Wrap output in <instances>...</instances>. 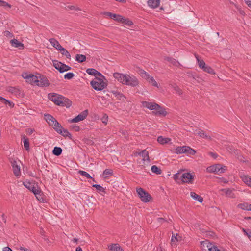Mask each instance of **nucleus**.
I'll list each match as a JSON object with an SVG mask.
<instances>
[{
	"label": "nucleus",
	"mask_w": 251,
	"mask_h": 251,
	"mask_svg": "<svg viewBox=\"0 0 251 251\" xmlns=\"http://www.w3.org/2000/svg\"><path fill=\"white\" fill-rule=\"evenodd\" d=\"M138 79L133 75H126L124 85L136 87L139 85Z\"/></svg>",
	"instance_id": "obj_5"
},
{
	"label": "nucleus",
	"mask_w": 251,
	"mask_h": 251,
	"mask_svg": "<svg viewBox=\"0 0 251 251\" xmlns=\"http://www.w3.org/2000/svg\"><path fill=\"white\" fill-rule=\"evenodd\" d=\"M60 99H61V101H62V104H59V106H66V107H69L71 106L72 104V101L68 98L62 96V98H60Z\"/></svg>",
	"instance_id": "obj_21"
},
{
	"label": "nucleus",
	"mask_w": 251,
	"mask_h": 251,
	"mask_svg": "<svg viewBox=\"0 0 251 251\" xmlns=\"http://www.w3.org/2000/svg\"><path fill=\"white\" fill-rule=\"evenodd\" d=\"M91 86L97 91H101L106 87L107 83L106 82H97L95 80H92L90 82Z\"/></svg>",
	"instance_id": "obj_10"
},
{
	"label": "nucleus",
	"mask_w": 251,
	"mask_h": 251,
	"mask_svg": "<svg viewBox=\"0 0 251 251\" xmlns=\"http://www.w3.org/2000/svg\"><path fill=\"white\" fill-rule=\"evenodd\" d=\"M10 42L11 44V46L13 47L18 48L19 49H24V44L16 39L11 40Z\"/></svg>",
	"instance_id": "obj_18"
},
{
	"label": "nucleus",
	"mask_w": 251,
	"mask_h": 251,
	"mask_svg": "<svg viewBox=\"0 0 251 251\" xmlns=\"http://www.w3.org/2000/svg\"><path fill=\"white\" fill-rule=\"evenodd\" d=\"M136 192L141 200L144 202H148L151 199V195L142 188H136Z\"/></svg>",
	"instance_id": "obj_3"
},
{
	"label": "nucleus",
	"mask_w": 251,
	"mask_h": 251,
	"mask_svg": "<svg viewBox=\"0 0 251 251\" xmlns=\"http://www.w3.org/2000/svg\"><path fill=\"white\" fill-rule=\"evenodd\" d=\"M23 184L25 187L33 192L38 200L42 198L41 197L42 191L38 187L37 183H36L34 181L30 182L25 180L23 182Z\"/></svg>",
	"instance_id": "obj_1"
},
{
	"label": "nucleus",
	"mask_w": 251,
	"mask_h": 251,
	"mask_svg": "<svg viewBox=\"0 0 251 251\" xmlns=\"http://www.w3.org/2000/svg\"><path fill=\"white\" fill-rule=\"evenodd\" d=\"M101 120L103 123L106 124L108 121V116L106 114H104L102 118H101Z\"/></svg>",
	"instance_id": "obj_57"
},
{
	"label": "nucleus",
	"mask_w": 251,
	"mask_h": 251,
	"mask_svg": "<svg viewBox=\"0 0 251 251\" xmlns=\"http://www.w3.org/2000/svg\"><path fill=\"white\" fill-rule=\"evenodd\" d=\"M195 134H198V135H199L201 137H203L204 138L211 139V137L208 136H207V135H206L204 133V131H202V130L199 131V130H196V131H195Z\"/></svg>",
	"instance_id": "obj_40"
},
{
	"label": "nucleus",
	"mask_w": 251,
	"mask_h": 251,
	"mask_svg": "<svg viewBox=\"0 0 251 251\" xmlns=\"http://www.w3.org/2000/svg\"><path fill=\"white\" fill-rule=\"evenodd\" d=\"M202 70L210 74H215L214 70L208 65H206V66L202 69Z\"/></svg>",
	"instance_id": "obj_44"
},
{
	"label": "nucleus",
	"mask_w": 251,
	"mask_h": 251,
	"mask_svg": "<svg viewBox=\"0 0 251 251\" xmlns=\"http://www.w3.org/2000/svg\"><path fill=\"white\" fill-rule=\"evenodd\" d=\"M138 73L142 78L145 79H146L149 75L147 72H145L143 69H139L138 71Z\"/></svg>",
	"instance_id": "obj_46"
},
{
	"label": "nucleus",
	"mask_w": 251,
	"mask_h": 251,
	"mask_svg": "<svg viewBox=\"0 0 251 251\" xmlns=\"http://www.w3.org/2000/svg\"><path fill=\"white\" fill-rule=\"evenodd\" d=\"M139 155H141L143 158L144 160H145L146 158V160L150 161L149 153L148 151H146V150H142L140 153H139Z\"/></svg>",
	"instance_id": "obj_32"
},
{
	"label": "nucleus",
	"mask_w": 251,
	"mask_h": 251,
	"mask_svg": "<svg viewBox=\"0 0 251 251\" xmlns=\"http://www.w3.org/2000/svg\"><path fill=\"white\" fill-rule=\"evenodd\" d=\"M155 111H152V113L153 114L155 115H162L163 116H165L167 112L165 110V109L162 107H161L159 105V108H157L156 109H155Z\"/></svg>",
	"instance_id": "obj_17"
},
{
	"label": "nucleus",
	"mask_w": 251,
	"mask_h": 251,
	"mask_svg": "<svg viewBox=\"0 0 251 251\" xmlns=\"http://www.w3.org/2000/svg\"><path fill=\"white\" fill-rule=\"evenodd\" d=\"M176 154L187 153L190 155H194L195 151L189 146H178L175 149L174 151Z\"/></svg>",
	"instance_id": "obj_2"
},
{
	"label": "nucleus",
	"mask_w": 251,
	"mask_h": 251,
	"mask_svg": "<svg viewBox=\"0 0 251 251\" xmlns=\"http://www.w3.org/2000/svg\"><path fill=\"white\" fill-rule=\"evenodd\" d=\"M4 35L7 37H12L13 36V34L8 30H6L4 32Z\"/></svg>",
	"instance_id": "obj_60"
},
{
	"label": "nucleus",
	"mask_w": 251,
	"mask_h": 251,
	"mask_svg": "<svg viewBox=\"0 0 251 251\" xmlns=\"http://www.w3.org/2000/svg\"><path fill=\"white\" fill-rule=\"evenodd\" d=\"M22 77L25 79L26 81L30 84H37L38 82V76L33 75V74L28 75L27 73H23L22 75Z\"/></svg>",
	"instance_id": "obj_9"
},
{
	"label": "nucleus",
	"mask_w": 251,
	"mask_h": 251,
	"mask_svg": "<svg viewBox=\"0 0 251 251\" xmlns=\"http://www.w3.org/2000/svg\"><path fill=\"white\" fill-rule=\"evenodd\" d=\"M38 82H37L36 85L42 87L49 86L50 85V82L46 76L40 74H38Z\"/></svg>",
	"instance_id": "obj_12"
},
{
	"label": "nucleus",
	"mask_w": 251,
	"mask_h": 251,
	"mask_svg": "<svg viewBox=\"0 0 251 251\" xmlns=\"http://www.w3.org/2000/svg\"><path fill=\"white\" fill-rule=\"evenodd\" d=\"M104 15L117 22L121 21L123 19V16H122L121 15L112 13L110 12H105Z\"/></svg>",
	"instance_id": "obj_15"
},
{
	"label": "nucleus",
	"mask_w": 251,
	"mask_h": 251,
	"mask_svg": "<svg viewBox=\"0 0 251 251\" xmlns=\"http://www.w3.org/2000/svg\"><path fill=\"white\" fill-rule=\"evenodd\" d=\"M49 41L51 45L58 50L62 47L59 42L55 38H50L49 39Z\"/></svg>",
	"instance_id": "obj_22"
},
{
	"label": "nucleus",
	"mask_w": 251,
	"mask_h": 251,
	"mask_svg": "<svg viewBox=\"0 0 251 251\" xmlns=\"http://www.w3.org/2000/svg\"><path fill=\"white\" fill-rule=\"evenodd\" d=\"M142 104L144 107H146L151 110H155V109H156L157 108H159V105L156 103L143 101Z\"/></svg>",
	"instance_id": "obj_14"
},
{
	"label": "nucleus",
	"mask_w": 251,
	"mask_h": 251,
	"mask_svg": "<svg viewBox=\"0 0 251 251\" xmlns=\"http://www.w3.org/2000/svg\"><path fill=\"white\" fill-rule=\"evenodd\" d=\"M45 119L47 122L49 123V122L51 120H54V118L50 115V114H45Z\"/></svg>",
	"instance_id": "obj_52"
},
{
	"label": "nucleus",
	"mask_w": 251,
	"mask_h": 251,
	"mask_svg": "<svg viewBox=\"0 0 251 251\" xmlns=\"http://www.w3.org/2000/svg\"><path fill=\"white\" fill-rule=\"evenodd\" d=\"M180 174L179 173L175 174L173 176L174 180L176 181L178 179H180Z\"/></svg>",
	"instance_id": "obj_58"
},
{
	"label": "nucleus",
	"mask_w": 251,
	"mask_h": 251,
	"mask_svg": "<svg viewBox=\"0 0 251 251\" xmlns=\"http://www.w3.org/2000/svg\"><path fill=\"white\" fill-rule=\"evenodd\" d=\"M88 115V110H85L75 118L72 119H68V122L69 123H76L85 119Z\"/></svg>",
	"instance_id": "obj_8"
},
{
	"label": "nucleus",
	"mask_w": 251,
	"mask_h": 251,
	"mask_svg": "<svg viewBox=\"0 0 251 251\" xmlns=\"http://www.w3.org/2000/svg\"><path fill=\"white\" fill-rule=\"evenodd\" d=\"M34 131V130L31 128H28L26 129V132L29 134L31 135L33 133Z\"/></svg>",
	"instance_id": "obj_63"
},
{
	"label": "nucleus",
	"mask_w": 251,
	"mask_h": 251,
	"mask_svg": "<svg viewBox=\"0 0 251 251\" xmlns=\"http://www.w3.org/2000/svg\"><path fill=\"white\" fill-rule=\"evenodd\" d=\"M104 79H105L106 80V79L105 78H101V77H96V78H95V79L94 80H95L97 82H104Z\"/></svg>",
	"instance_id": "obj_61"
},
{
	"label": "nucleus",
	"mask_w": 251,
	"mask_h": 251,
	"mask_svg": "<svg viewBox=\"0 0 251 251\" xmlns=\"http://www.w3.org/2000/svg\"><path fill=\"white\" fill-rule=\"evenodd\" d=\"M57 121L54 118V120H50L49 122V125L51 126H53V125H54L55 123H56Z\"/></svg>",
	"instance_id": "obj_62"
},
{
	"label": "nucleus",
	"mask_w": 251,
	"mask_h": 251,
	"mask_svg": "<svg viewBox=\"0 0 251 251\" xmlns=\"http://www.w3.org/2000/svg\"><path fill=\"white\" fill-rule=\"evenodd\" d=\"M92 186L95 188L97 191L101 192H105V189L103 187L99 184H93Z\"/></svg>",
	"instance_id": "obj_47"
},
{
	"label": "nucleus",
	"mask_w": 251,
	"mask_h": 251,
	"mask_svg": "<svg viewBox=\"0 0 251 251\" xmlns=\"http://www.w3.org/2000/svg\"><path fill=\"white\" fill-rule=\"evenodd\" d=\"M174 89L179 95L182 94V90L179 88L178 86L175 85L174 86Z\"/></svg>",
	"instance_id": "obj_55"
},
{
	"label": "nucleus",
	"mask_w": 251,
	"mask_h": 251,
	"mask_svg": "<svg viewBox=\"0 0 251 251\" xmlns=\"http://www.w3.org/2000/svg\"><path fill=\"white\" fill-rule=\"evenodd\" d=\"M78 174L81 176H85L87 178L92 179L93 181H95L94 178L92 177L89 173L84 171L80 170L78 171Z\"/></svg>",
	"instance_id": "obj_39"
},
{
	"label": "nucleus",
	"mask_w": 251,
	"mask_h": 251,
	"mask_svg": "<svg viewBox=\"0 0 251 251\" xmlns=\"http://www.w3.org/2000/svg\"><path fill=\"white\" fill-rule=\"evenodd\" d=\"M146 79L147 80L149 83H151L153 86L158 87L157 83L156 82L152 76L149 75Z\"/></svg>",
	"instance_id": "obj_37"
},
{
	"label": "nucleus",
	"mask_w": 251,
	"mask_h": 251,
	"mask_svg": "<svg viewBox=\"0 0 251 251\" xmlns=\"http://www.w3.org/2000/svg\"><path fill=\"white\" fill-rule=\"evenodd\" d=\"M74 76H75V75L73 73L69 72L65 75L64 77L65 79L70 80V79H71L72 78H73Z\"/></svg>",
	"instance_id": "obj_48"
},
{
	"label": "nucleus",
	"mask_w": 251,
	"mask_h": 251,
	"mask_svg": "<svg viewBox=\"0 0 251 251\" xmlns=\"http://www.w3.org/2000/svg\"><path fill=\"white\" fill-rule=\"evenodd\" d=\"M238 207L243 210L251 211V204L248 203H243L238 204Z\"/></svg>",
	"instance_id": "obj_27"
},
{
	"label": "nucleus",
	"mask_w": 251,
	"mask_h": 251,
	"mask_svg": "<svg viewBox=\"0 0 251 251\" xmlns=\"http://www.w3.org/2000/svg\"><path fill=\"white\" fill-rule=\"evenodd\" d=\"M160 1L159 0H148V6L153 9L157 8L160 4Z\"/></svg>",
	"instance_id": "obj_19"
},
{
	"label": "nucleus",
	"mask_w": 251,
	"mask_h": 251,
	"mask_svg": "<svg viewBox=\"0 0 251 251\" xmlns=\"http://www.w3.org/2000/svg\"><path fill=\"white\" fill-rule=\"evenodd\" d=\"M20 249L22 251H31L30 249H28V248H25L22 247H20Z\"/></svg>",
	"instance_id": "obj_64"
},
{
	"label": "nucleus",
	"mask_w": 251,
	"mask_h": 251,
	"mask_svg": "<svg viewBox=\"0 0 251 251\" xmlns=\"http://www.w3.org/2000/svg\"><path fill=\"white\" fill-rule=\"evenodd\" d=\"M111 93H112L113 95H114L119 100H123L124 98H126L125 96L122 93L117 91L113 90L111 91Z\"/></svg>",
	"instance_id": "obj_33"
},
{
	"label": "nucleus",
	"mask_w": 251,
	"mask_h": 251,
	"mask_svg": "<svg viewBox=\"0 0 251 251\" xmlns=\"http://www.w3.org/2000/svg\"><path fill=\"white\" fill-rule=\"evenodd\" d=\"M180 179L182 183L192 184L194 180V176L190 173H184L181 175Z\"/></svg>",
	"instance_id": "obj_7"
},
{
	"label": "nucleus",
	"mask_w": 251,
	"mask_h": 251,
	"mask_svg": "<svg viewBox=\"0 0 251 251\" xmlns=\"http://www.w3.org/2000/svg\"><path fill=\"white\" fill-rule=\"evenodd\" d=\"M53 65L55 68L58 70L60 73H63L71 69V68L57 60L53 61Z\"/></svg>",
	"instance_id": "obj_6"
},
{
	"label": "nucleus",
	"mask_w": 251,
	"mask_h": 251,
	"mask_svg": "<svg viewBox=\"0 0 251 251\" xmlns=\"http://www.w3.org/2000/svg\"><path fill=\"white\" fill-rule=\"evenodd\" d=\"M126 75L127 74L125 75L122 73L116 72L113 74V76L120 83H121L122 84L124 85Z\"/></svg>",
	"instance_id": "obj_13"
},
{
	"label": "nucleus",
	"mask_w": 251,
	"mask_h": 251,
	"mask_svg": "<svg viewBox=\"0 0 251 251\" xmlns=\"http://www.w3.org/2000/svg\"><path fill=\"white\" fill-rule=\"evenodd\" d=\"M59 134H61L63 136L65 137H69V139H72V135L71 134L68 132V131L67 129H65L63 128L62 129V133H59Z\"/></svg>",
	"instance_id": "obj_43"
},
{
	"label": "nucleus",
	"mask_w": 251,
	"mask_h": 251,
	"mask_svg": "<svg viewBox=\"0 0 251 251\" xmlns=\"http://www.w3.org/2000/svg\"><path fill=\"white\" fill-rule=\"evenodd\" d=\"M164 59L165 60H167V61L170 62L171 64H172L174 66H178L179 65H180L178 61L177 60H176V59H174V58L166 57L164 58Z\"/></svg>",
	"instance_id": "obj_29"
},
{
	"label": "nucleus",
	"mask_w": 251,
	"mask_h": 251,
	"mask_svg": "<svg viewBox=\"0 0 251 251\" xmlns=\"http://www.w3.org/2000/svg\"><path fill=\"white\" fill-rule=\"evenodd\" d=\"M3 103H4L5 104H8L9 105V106H10L11 107H13L14 106V104L13 102L10 101L9 100H7L6 99H5L4 100V101H3Z\"/></svg>",
	"instance_id": "obj_56"
},
{
	"label": "nucleus",
	"mask_w": 251,
	"mask_h": 251,
	"mask_svg": "<svg viewBox=\"0 0 251 251\" xmlns=\"http://www.w3.org/2000/svg\"><path fill=\"white\" fill-rule=\"evenodd\" d=\"M151 170L152 172L155 173L157 175L161 174L162 172L161 170L156 165L152 166L151 168Z\"/></svg>",
	"instance_id": "obj_42"
},
{
	"label": "nucleus",
	"mask_w": 251,
	"mask_h": 251,
	"mask_svg": "<svg viewBox=\"0 0 251 251\" xmlns=\"http://www.w3.org/2000/svg\"><path fill=\"white\" fill-rule=\"evenodd\" d=\"M70 128L73 130L74 131H79L80 130V127L79 126L76 125H72L70 126Z\"/></svg>",
	"instance_id": "obj_53"
},
{
	"label": "nucleus",
	"mask_w": 251,
	"mask_h": 251,
	"mask_svg": "<svg viewBox=\"0 0 251 251\" xmlns=\"http://www.w3.org/2000/svg\"><path fill=\"white\" fill-rule=\"evenodd\" d=\"M11 164L13 167V171L14 175L16 176H19L21 174L20 168L17 164V162L14 160L11 162Z\"/></svg>",
	"instance_id": "obj_16"
},
{
	"label": "nucleus",
	"mask_w": 251,
	"mask_h": 251,
	"mask_svg": "<svg viewBox=\"0 0 251 251\" xmlns=\"http://www.w3.org/2000/svg\"><path fill=\"white\" fill-rule=\"evenodd\" d=\"M62 95L54 93H50L48 94V98L57 105L62 104V101H61V99H60L62 98Z\"/></svg>",
	"instance_id": "obj_11"
},
{
	"label": "nucleus",
	"mask_w": 251,
	"mask_h": 251,
	"mask_svg": "<svg viewBox=\"0 0 251 251\" xmlns=\"http://www.w3.org/2000/svg\"><path fill=\"white\" fill-rule=\"evenodd\" d=\"M22 137L24 139V141H23L24 146L26 150H28L29 149V139L27 137H26L25 136V135L22 136Z\"/></svg>",
	"instance_id": "obj_36"
},
{
	"label": "nucleus",
	"mask_w": 251,
	"mask_h": 251,
	"mask_svg": "<svg viewBox=\"0 0 251 251\" xmlns=\"http://www.w3.org/2000/svg\"><path fill=\"white\" fill-rule=\"evenodd\" d=\"M196 57L197 60L198 61V64L199 67L201 69H203L206 66V65L205 64L204 61L203 60L200 59L199 58V56H196Z\"/></svg>",
	"instance_id": "obj_41"
},
{
	"label": "nucleus",
	"mask_w": 251,
	"mask_h": 251,
	"mask_svg": "<svg viewBox=\"0 0 251 251\" xmlns=\"http://www.w3.org/2000/svg\"><path fill=\"white\" fill-rule=\"evenodd\" d=\"M62 152V149L60 147H55L52 150V153L54 155L59 156Z\"/></svg>",
	"instance_id": "obj_35"
},
{
	"label": "nucleus",
	"mask_w": 251,
	"mask_h": 251,
	"mask_svg": "<svg viewBox=\"0 0 251 251\" xmlns=\"http://www.w3.org/2000/svg\"><path fill=\"white\" fill-rule=\"evenodd\" d=\"M201 244L202 245V250L203 251H206L207 250L212 249V247L215 246L212 243L208 242V240H205L201 242Z\"/></svg>",
	"instance_id": "obj_20"
},
{
	"label": "nucleus",
	"mask_w": 251,
	"mask_h": 251,
	"mask_svg": "<svg viewBox=\"0 0 251 251\" xmlns=\"http://www.w3.org/2000/svg\"><path fill=\"white\" fill-rule=\"evenodd\" d=\"M0 6L5 7V8L7 7L8 8H10L11 7V5H10L7 2L2 1V0H1V1H0Z\"/></svg>",
	"instance_id": "obj_54"
},
{
	"label": "nucleus",
	"mask_w": 251,
	"mask_h": 251,
	"mask_svg": "<svg viewBox=\"0 0 251 251\" xmlns=\"http://www.w3.org/2000/svg\"><path fill=\"white\" fill-rule=\"evenodd\" d=\"M108 249L110 251H123L118 244H112L108 246Z\"/></svg>",
	"instance_id": "obj_23"
},
{
	"label": "nucleus",
	"mask_w": 251,
	"mask_h": 251,
	"mask_svg": "<svg viewBox=\"0 0 251 251\" xmlns=\"http://www.w3.org/2000/svg\"><path fill=\"white\" fill-rule=\"evenodd\" d=\"M190 196L194 200L197 201H199L201 203L203 201V198H202L201 196L197 194L195 192H191L190 193Z\"/></svg>",
	"instance_id": "obj_25"
},
{
	"label": "nucleus",
	"mask_w": 251,
	"mask_h": 251,
	"mask_svg": "<svg viewBox=\"0 0 251 251\" xmlns=\"http://www.w3.org/2000/svg\"><path fill=\"white\" fill-rule=\"evenodd\" d=\"M244 232L246 233V235H247V236L249 238H251V231L249 230H246L245 229H243Z\"/></svg>",
	"instance_id": "obj_59"
},
{
	"label": "nucleus",
	"mask_w": 251,
	"mask_h": 251,
	"mask_svg": "<svg viewBox=\"0 0 251 251\" xmlns=\"http://www.w3.org/2000/svg\"><path fill=\"white\" fill-rule=\"evenodd\" d=\"M103 174L105 175L106 177L111 176L113 174V171L111 169H106L103 171Z\"/></svg>",
	"instance_id": "obj_49"
},
{
	"label": "nucleus",
	"mask_w": 251,
	"mask_h": 251,
	"mask_svg": "<svg viewBox=\"0 0 251 251\" xmlns=\"http://www.w3.org/2000/svg\"><path fill=\"white\" fill-rule=\"evenodd\" d=\"M243 182L251 187V176H243L241 177Z\"/></svg>",
	"instance_id": "obj_26"
},
{
	"label": "nucleus",
	"mask_w": 251,
	"mask_h": 251,
	"mask_svg": "<svg viewBox=\"0 0 251 251\" xmlns=\"http://www.w3.org/2000/svg\"><path fill=\"white\" fill-rule=\"evenodd\" d=\"M222 191H224L226 195L230 197V198H234L235 197V194L233 193V190L231 189H222L221 190Z\"/></svg>",
	"instance_id": "obj_31"
},
{
	"label": "nucleus",
	"mask_w": 251,
	"mask_h": 251,
	"mask_svg": "<svg viewBox=\"0 0 251 251\" xmlns=\"http://www.w3.org/2000/svg\"><path fill=\"white\" fill-rule=\"evenodd\" d=\"M177 234H176V236H175L174 235H173L171 238V245L173 246V244L175 245V242H177L179 241L178 238L177 237Z\"/></svg>",
	"instance_id": "obj_51"
},
{
	"label": "nucleus",
	"mask_w": 251,
	"mask_h": 251,
	"mask_svg": "<svg viewBox=\"0 0 251 251\" xmlns=\"http://www.w3.org/2000/svg\"><path fill=\"white\" fill-rule=\"evenodd\" d=\"M7 91L15 96L20 95V91L17 88L9 86L7 87Z\"/></svg>",
	"instance_id": "obj_24"
},
{
	"label": "nucleus",
	"mask_w": 251,
	"mask_h": 251,
	"mask_svg": "<svg viewBox=\"0 0 251 251\" xmlns=\"http://www.w3.org/2000/svg\"><path fill=\"white\" fill-rule=\"evenodd\" d=\"M207 171L209 173H214L215 174H221L225 172L226 170V166L217 164L211 165L207 168Z\"/></svg>",
	"instance_id": "obj_4"
},
{
	"label": "nucleus",
	"mask_w": 251,
	"mask_h": 251,
	"mask_svg": "<svg viewBox=\"0 0 251 251\" xmlns=\"http://www.w3.org/2000/svg\"><path fill=\"white\" fill-rule=\"evenodd\" d=\"M52 127L58 133H62L63 127L57 121L55 123Z\"/></svg>",
	"instance_id": "obj_30"
},
{
	"label": "nucleus",
	"mask_w": 251,
	"mask_h": 251,
	"mask_svg": "<svg viewBox=\"0 0 251 251\" xmlns=\"http://www.w3.org/2000/svg\"><path fill=\"white\" fill-rule=\"evenodd\" d=\"M171 141V139L169 138H164L162 136H160L157 138V141L161 144H165L169 143Z\"/></svg>",
	"instance_id": "obj_28"
},
{
	"label": "nucleus",
	"mask_w": 251,
	"mask_h": 251,
	"mask_svg": "<svg viewBox=\"0 0 251 251\" xmlns=\"http://www.w3.org/2000/svg\"><path fill=\"white\" fill-rule=\"evenodd\" d=\"M124 24L126 25L131 26L133 25V23L129 19L125 18L124 20Z\"/></svg>",
	"instance_id": "obj_50"
},
{
	"label": "nucleus",
	"mask_w": 251,
	"mask_h": 251,
	"mask_svg": "<svg viewBox=\"0 0 251 251\" xmlns=\"http://www.w3.org/2000/svg\"><path fill=\"white\" fill-rule=\"evenodd\" d=\"M59 50L60 51L62 55H65L67 58H71V55L69 52L66 50L65 48L62 47Z\"/></svg>",
	"instance_id": "obj_38"
},
{
	"label": "nucleus",
	"mask_w": 251,
	"mask_h": 251,
	"mask_svg": "<svg viewBox=\"0 0 251 251\" xmlns=\"http://www.w3.org/2000/svg\"><path fill=\"white\" fill-rule=\"evenodd\" d=\"M75 60L79 63H82L86 61V57L84 55L77 54L75 56Z\"/></svg>",
	"instance_id": "obj_34"
},
{
	"label": "nucleus",
	"mask_w": 251,
	"mask_h": 251,
	"mask_svg": "<svg viewBox=\"0 0 251 251\" xmlns=\"http://www.w3.org/2000/svg\"><path fill=\"white\" fill-rule=\"evenodd\" d=\"M97 70L94 68H88L86 70V72L87 74L91 75L96 76L97 75Z\"/></svg>",
	"instance_id": "obj_45"
}]
</instances>
